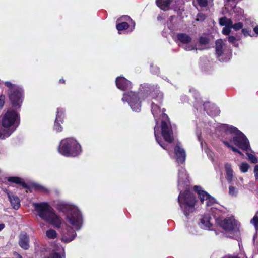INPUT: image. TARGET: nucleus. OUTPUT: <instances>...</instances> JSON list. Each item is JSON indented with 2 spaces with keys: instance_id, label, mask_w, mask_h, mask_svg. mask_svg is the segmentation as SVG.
<instances>
[{
  "instance_id": "f8f14e48",
  "label": "nucleus",
  "mask_w": 258,
  "mask_h": 258,
  "mask_svg": "<svg viewBox=\"0 0 258 258\" xmlns=\"http://www.w3.org/2000/svg\"><path fill=\"white\" fill-rule=\"evenodd\" d=\"M177 41L179 45L183 47L186 51H191L199 49L196 46L195 42L191 37L187 34L180 33L177 34Z\"/></svg>"
},
{
  "instance_id": "20e7f679",
  "label": "nucleus",
  "mask_w": 258,
  "mask_h": 258,
  "mask_svg": "<svg viewBox=\"0 0 258 258\" xmlns=\"http://www.w3.org/2000/svg\"><path fill=\"white\" fill-rule=\"evenodd\" d=\"M61 210L66 214L67 224L77 230H79L82 225L83 219L78 208L73 205L63 204Z\"/></svg>"
},
{
  "instance_id": "7ed1b4c3",
  "label": "nucleus",
  "mask_w": 258,
  "mask_h": 258,
  "mask_svg": "<svg viewBox=\"0 0 258 258\" xmlns=\"http://www.w3.org/2000/svg\"><path fill=\"white\" fill-rule=\"evenodd\" d=\"M33 205L37 215L41 219L56 228L60 227L62 219L47 203H33Z\"/></svg>"
},
{
  "instance_id": "39448f33",
  "label": "nucleus",
  "mask_w": 258,
  "mask_h": 258,
  "mask_svg": "<svg viewBox=\"0 0 258 258\" xmlns=\"http://www.w3.org/2000/svg\"><path fill=\"white\" fill-rule=\"evenodd\" d=\"M8 89V95L13 107L16 109L20 108L24 98V90L20 86L10 81L4 82Z\"/></svg>"
},
{
  "instance_id": "f704fd0d",
  "label": "nucleus",
  "mask_w": 258,
  "mask_h": 258,
  "mask_svg": "<svg viewBox=\"0 0 258 258\" xmlns=\"http://www.w3.org/2000/svg\"><path fill=\"white\" fill-rule=\"evenodd\" d=\"M237 193H238V189L236 187H235L233 186H230L229 187V194L230 196H236Z\"/></svg>"
},
{
  "instance_id": "4d7b16f0",
  "label": "nucleus",
  "mask_w": 258,
  "mask_h": 258,
  "mask_svg": "<svg viewBox=\"0 0 258 258\" xmlns=\"http://www.w3.org/2000/svg\"><path fill=\"white\" fill-rule=\"evenodd\" d=\"M59 82L60 83H64V80L63 79H60Z\"/></svg>"
},
{
  "instance_id": "a211bd4d",
  "label": "nucleus",
  "mask_w": 258,
  "mask_h": 258,
  "mask_svg": "<svg viewBox=\"0 0 258 258\" xmlns=\"http://www.w3.org/2000/svg\"><path fill=\"white\" fill-rule=\"evenodd\" d=\"M174 153L178 163H183L186 158V154L184 150L181 147V144L177 143L174 148Z\"/></svg>"
},
{
  "instance_id": "5fc2aeb1",
  "label": "nucleus",
  "mask_w": 258,
  "mask_h": 258,
  "mask_svg": "<svg viewBox=\"0 0 258 258\" xmlns=\"http://www.w3.org/2000/svg\"><path fill=\"white\" fill-rule=\"evenodd\" d=\"M197 136H198V138L199 140L201 142V145L202 146H203V143H202V141H201L200 137L199 135H198Z\"/></svg>"
},
{
  "instance_id": "9d476101",
  "label": "nucleus",
  "mask_w": 258,
  "mask_h": 258,
  "mask_svg": "<svg viewBox=\"0 0 258 258\" xmlns=\"http://www.w3.org/2000/svg\"><path fill=\"white\" fill-rule=\"evenodd\" d=\"M216 53L221 61H227L231 57V51L229 47L222 39L216 41Z\"/></svg>"
},
{
  "instance_id": "de8ad7c7",
  "label": "nucleus",
  "mask_w": 258,
  "mask_h": 258,
  "mask_svg": "<svg viewBox=\"0 0 258 258\" xmlns=\"http://www.w3.org/2000/svg\"><path fill=\"white\" fill-rule=\"evenodd\" d=\"M250 30L249 29H242V32L244 36H247L249 35Z\"/></svg>"
},
{
  "instance_id": "09e8293b",
  "label": "nucleus",
  "mask_w": 258,
  "mask_h": 258,
  "mask_svg": "<svg viewBox=\"0 0 258 258\" xmlns=\"http://www.w3.org/2000/svg\"><path fill=\"white\" fill-rule=\"evenodd\" d=\"M151 67L153 68V69L152 70V71L155 74H157L159 72V68L157 67H155L153 68V66H151Z\"/></svg>"
},
{
  "instance_id": "c9c22d12",
  "label": "nucleus",
  "mask_w": 258,
  "mask_h": 258,
  "mask_svg": "<svg viewBox=\"0 0 258 258\" xmlns=\"http://www.w3.org/2000/svg\"><path fill=\"white\" fill-rule=\"evenodd\" d=\"M250 223L254 226L256 231H258V216L255 215L251 220Z\"/></svg>"
},
{
  "instance_id": "aec40b11",
  "label": "nucleus",
  "mask_w": 258,
  "mask_h": 258,
  "mask_svg": "<svg viewBox=\"0 0 258 258\" xmlns=\"http://www.w3.org/2000/svg\"><path fill=\"white\" fill-rule=\"evenodd\" d=\"M116 85L118 88L122 90L130 89L131 82L123 77H118L116 79Z\"/></svg>"
},
{
  "instance_id": "4c0bfd02",
  "label": "nucleus",
  "mask_w": 258,
  "mask_h": 258,
  "mask_svg": "<svg viewBox=\"0 0 258 258\" xmlns=\"http://www.w3.org/2000/svg\"><path fill=\"white\" fill-rule=\"evenodd\" d=\"M228 41L232 44L234 46L237 47L238 44L236 43V38L233 36H229L228 37Z\"/></svg>"
},
{
  "instance_id": "a18cd8bd",
  "label": "nucleus",
  "mask_w": 258,
  "mask_h": 258,
  "mask_svg": "<svg viewBox=\"0 0 258 258\" xmlns=\"http://www.w3.org/2000/svg\"><path fill=\"white\" fill-rule=\"evenodd\" d=\"M253 173L255 179L258 180V165H256L254 166Z\"/></svg>"
},
{
  "instance_id": "e433bc0d",
  "label": "nucleus",
  "mask_w": 258,
  "mask_h": 258,
  "mask_svg": "<svg viewBox=\"0 0 258 258\" xmlns=\"http://www.w3.org/2000/svg\"><path fill=\"white\" fill-rule=\"evenodd\" d=\"M246 154L248 157L249 160L252 163H256L257 162L258 160L255 155L250 153H247Z\"/></svg>"
},
{
  "instance_id": "a878e982",
  "label": "nucleus",
  "mask_w": 258,
  "mask_h": 258,
  "mask_svg": "<svg viewBox=\"0 0 258 258\" xmlns=\"http://www.w3.org/2000/svg\"><path fill=\"white\" fill-rule=\"evenodd\" d=\"M47 258H65L64 248L61 247L59 249L52 252Z\"/></svg>"
},
{
  "instance_id": "1a4fd4ad",
  "label": "nucleus",
  "mask_w": 258,
  "mask_h": 258,
  "mask_svg": "<svg viewBox=\"0 0 258 258\" xmlns=\"http://www.w3.org/2000/svg\"><path fill=\"white\" fill-rule=\"evenodd\" d=\"M217 223L228 234L227 236L233 237L235 233L238 231V223L233 217H228L224 219H218Z\"/></svg>"
},
{
  "instance_id": "603ef678",
  "label": "nucleus",
  "mask_w": 258,
  "mask_h": 258,
  "mask_svg": "<svg viewBox=\"0 0 258 258\" xmlns=\"http://www.w3.org/2000/svg\"><path fill=\"white\" fill-rule=\"evenodd\" d=\"M4 224H0V231L2 230L4 228Z\"/></svg>"
},
{
  "instance_id": "37998d69",
  "label": "nucleus",
  "mask_w": 258,
  "mask_h": 258,
  "mask_svg": "<svg viewBox=\"0 0 258 258\" xmlns=\"http://www.w3.org/2000/svg\"><path fill=\"white\" fill-rule=\"evenodd\" d=\"M6 96L4 94L0 95V109H2L5 102Z\"/></svg>"
},
{
  "instance_id": "2f4dec72",
  "label": "nucleus",
  "mask_w": 258,
  "mask_h": 258,
  "mask_svg": "<svg viewBox=\"0 0 258 258\" xmlns=\"http://www.w3.org/2000/svg\"><path fill=\"white\" fill-rule=\"evenodd\" d=\"M214 125H215V126H213V128L215 129L216 133L219 132V133H220V135L223 137L226 135H228V133L225 132L224 130L220 129V126L222 124L218 125V124H216V123H214Z\"/></svg>"
},
{
  "instance_id": "58836bf2",
  "label": "nucleus",
  "mask_w": 258,
  "mask_h": 258,
  "mask_svg": "<svg viewBox=\"0 0 258 258\" xmlns=\"http://www.w3.org/2000/svg\"><path fill=\"white\" fill-rule=\"evenodd\" d=\"M206 18V16L202 13H199L197 16L196 20L198 21H203Z\"/></svg>"
},
{
  "instance_id": "9b49d317",
  "label": "nucleus",
  "mask_w": 258,
  "mask_h": 258,
  "mask_svg": "<svg viewBox=\"0 0 258 258\" xmlns=\"http://www.w3.org/2000/svg\"><path fill=\"white\" fill-rule=\"evenodd\" d=\"M122 101L127 102L133 111L139 112L141 110V101L138 94L133 92L124 93Z\"/></svg>"
},
{
  "instance_id": "a19ab883",
  "label": "nucleus",
  "mask_w": 258,
  "mask_h": 258,
  "mask_svg": "<svg viewBox=\"0 0 258 258\" xmlns=\"http://www.w3.org/2000/svg\"><path fill=\"white\" fill-rule=\"evenodd\" d=\"M209 40L206 37H201L200 38L199 42L202 45H206L209 43Z\"/></svg>"
},
{
  "instance_id": "6e6d98bb",
  "label": "nucleus",
  "mask_w": 258,
  "mask_h": 258,
  "mask_svg": "<svg viewBox=\"0 0 258 258\" xmlns=\"http://www.w3.org/2000/svg\"><path fill=\"white\" fill-rule=\"evenodd\" d=\"M162 19V17H161V16H158V17H157V19H158V20H161Z\"/></svg>"
},
{
  "instance_id": "b1692460",
  "label": "nucleus",
  "mask_w": 258,
  "mask_h": 258,
  "mask_svg": "<svg viewBox=\"0 0 258 258\" xmlns=\"http://www.w3.org/2000/svg\"><path fill=\"white\" fill-rule=\"evenodd\" d=\"M173 0H156L157 6L161 9L166 11L170 9V5Z\"/></svg>"
},
{
  "instance_id": "0eeeda50",
  "label": "nucleus",
  "mask_w": 258,
  "mask_h": 258,
  "mask_svg": "<svg viewBox=\"0 0 258 258\" xmlns=\"http://www.w3.org/2000/svg\"><path fill=\"white\" fill-rule=\"evenodd\" d=\"M220 129L224 130L229 135H233L232 139H230L231 142L243 150H248L249 148V143L246 136L238 130L236 127L228 125H222L220 126Z\"/></svg>"
},
{
  "instance_id": "5701e85b",
  "label": "nucleus",
  "mask_w": 258,
  "mask_h": 258,
  "mask_svg": "<svg viewBox=\"0 0 258 258\" xmlns=\"http://www.w3.org/2000/svg\"><path fill=\"white\" fill-rule=\"evenodd\" d=\"M76 235L75 230L67 229V231L63 233L61 240L66 243H68L74 240Z\"/></svg>"
},
{
  "instance_id": "412c9836",
  "label": "nucleus",
  "mask_w": 258,
  "mask_h": 258,
  "mask_svg": "<svg viewBox=\"0 0 258 258\" xmlns=\"http://www.w3.org/2000/svg\"><path fill=\"white\" fill-rule=\"evenodd\" d=\"M7 194L11 206L14 209H18L20 206V201L19 198L10 191H7Z\"/></svg>"
},
{
  "instance_id": "4be33fe9",
  "label": "nucleus",
  "mask_w": 258,
  "mask_h": 258,
  "mask_svg": "<svg viewBox=\"0 0 258 258\" xmlns=\"http://www.w3.org/2000/svg\"><path fill=\"white\" fill-rule=\"evenodd\" d=\"M29 238L25 233H22L19 236V244L21 248L24 249H28L29 247Z\"/></svg>"
},
{
  "instance_id": "72a5a7b5",
  "label": "nucleus",
  "mask_w": 258,
  "mask_h": 258,
  "mask_svg": "<svg viewBox=\"0 0 258 258\" xmlns=\"http://www.w3.org/2000/svg\"><path fill=\"white\" fill-rule=\"evenodd\" d=\"M249 168V165L245 162L242 163L240 166V169L241 171L243 173L247 172L248 171Z\"/></svg>"
},
{
  "instance_id": "dca6fc26",
  "label": "nucleus",
  "mask_w": 258,
  "mask_h": 258,
  "mask_svg": "<svg viewBox=\"0 0 258 258\" xmlns=\"http://www.w3.org/2000/svg\"><path fill=\"white\" fill-rule=\"evenodd\" d=\"M219 24L221 26L226 25L231 26V27L234 29L235 31L239 30L243 27L242 23L239 22L233 24L232 20L226 17H223L219 19Z\"/></svg>"
},
{
  "instance_id": "c03bdc74",
  "label": "nucleus",
  "mask_w": 258,
  "mask_h": 258,
  "mask_svg": "<svg viewBox=\"0 0 258 258\" xmlns=\"http://www.w3.org/2000/svg\"><path fill=\"white\" fill-rule=\"evenodd\" d=\"M245 23L248 26L250 25L251 26L253 27L255 24V22L253 19L251 18H247L245 20Z\"/></svg>"
},
{
  "instance_id": "052dcab7",
  "label": "nucleus",
  "mask_w": 258,
  "mask_h": 258,
  "mask_svg": "<svg viewBox=\"0 0 258 258\" xmlns=\"http://www.w3.org/2000/svg\"><path fill=\"white\" fill-rule=\"evenodd\" d=\"M215 209H217V207H212L211 209L213 210V209H215Z\"/></svg>"
},
{
  "instance_id": "ddd939ff",
  "label": "nucleus",
  "mask_w": 258,
  "mask_h": 258,
  "mask_svg": "<svg viewBox=\"0 0 258 258\" xmlns=\"http://www.w3.org/2000/svg\"><path fill=\"white\" fill-rule=\"evenodd\" d=\"M194 190L198 194V197L202 204L205 202L207 206H214L217 204L216 199L203 190L201 186H195Z\"/></svg>"
},
{
  "instance_id": "473e14b6",
  "label": "nucleus",
  "mask_w": 258,
  "mask_h": 258,
  "mask_svg": "<svg viewBox=\"0 0 258 258\" xmlns=\"http://www.w3.org/2000/svg\"><path fill=\"white\" fill-rule=\"evenodd\" d=\"M223 143L225 144V145H226L227 147H228V148H231L233 151L234 152H237V153H238L239 154H240V155H243V154L241 153V151H240L239 150H238L237 149H236L235 147H234V146H231L229 142H228L227 141H223Z\"/></svg>"
},
{
  "instance_id": "6ab92c4d",
  "label": "nucleus",
  "mask_w": 258,
  "mask_h": 258,
  "mask_svg": "<svg viewBox=\"0 0 258 258\" xmlns=\"http://www.w3.org/2000/svg\"><path fill=\"white\" fill-rule=\"evenodd\" d=\"M205 110L210 116H216L220 113V110L214 104L206 102L203 104Z\"/></svg>"
},
{
  "instance_id": "3c124183",
  "label": "nucleus",
  "mask_w": 258,
  "mask_h": 258,
  "mask_svg": "<svg viewBox=\"0 0 258 258\" xmlns=\"http://www.w3.org/2000/svg\"><path fill=\"white\" fill-rule=\"evenodd\" d=\"M189 91H190V92H192V91H193V92H194V95H195V96L197 94V93L196 92V90H195L194 89H190V90H189Z\"/></svg>"
},
{
  "instance_id": "2eb2a0df",
  "label": "nucleus",
  "mask_w": 258,
  "mask_h": 258,
  "mask_svg": "<svg viewBox=\"0 0 258 258\" xmlns=\"http://www.w3.org/2000/svg\"><path fill=\"white\" fill-rule=\"evenodd\" d=\"M64 115V110L62 108H58L57 109L56 118L54 122L53 129L57 132L62 131V119Z\"/></svg>"
},
{
  "instance_id": "864d4df0",
  "label": "nucleus",
  "mask_w": 258,
  "mask_h": 258,
  "mask_svg": "<svg viewBox=\"0 0 258 258\" xmlns=\"http://www.w3.org/2000/svg\"><path fill=\"white\" fill-rule=\"evenodd\" d=\"M168 26L170 30H173V27L171 26L170 24L168 23Z\"/></svg>"
},
{
  "instance_id": "c756f323",
  "label": "nucleus",
  "mask_w": 258,
  "mask_h": 258,
  "mask_svg": "<svg viewBox=\"0 0 258 258\" xmlns=\"http://www.w3.org/2000/svg\"><path fill=\"white\" fill-rule=\"evenodd\" d=\"M57 235L56 231L52 229H49L46 232V235L49 239H55Z\"/></svg>"
},
{
  "instance_id": "bf43d9fd",
  "label": "nucleus",
  "mask_w": 258,
  "mask_h": 258,
  "mask_svg": "<svg viewBox=\"0 0 258 258\" xmlns=\"http://www.w3.org/2000/svg\"><path fill=\"white\" fill-rule=\"evenodd\" d=\"M175 18V17L174 16H171V19L173 20V19Z\"/></svg>"
},
{
  "instance_id": "423d86ee",
  "label": "nucleus",
  "mask_w": 258,
  "mask_h": 258,
  "mask_svg": "<svg viewBox=\"0 0 258 258\" xmlns=\"http://www.w3.org/2000/svg\"><path fill=\"white\" fill-rule=\"evenodd\" d=\"M81 147L78 142L73 138L62 140L58 147V152L66 157H75L81 152Z\"/></svg>"
},
{
  "instance_id": "ea45409f",
  "label": "nucleus",
  "mask_w": 258,
  "mask_h": 258,
  "mask_svg": "<svg viewBox=\"0 0 258 258\" xmlns=\"http://www.w3.org/2000/svg\"><path fill=\"white\" fill-rule=\"evenodd\" d=\"M225 27L223 28L222 33L225 35H229L231 32V26L224 25Z\"/></svg>"
},
{
  "instance_id": "680f3d73",
  "label": "nucleus",
  "mask_w": 258,
  "mask_h": 258,
  "mask_svg": "<svg viewBox=\"0 0 258 258\" xmlns=\"http://www.w3.org/2000/svg\"><path fill=\"white\" fill-rule=\"evenodd\" d=\"M19 258H22V257L20 255H19Z\"/></svg>"
},
{
  "instance_id": "13d9d810",
  "label": "nucleus",
  "mask_w": 258,
  "mask_h": 258,
  "mask_svg": "<svg viewBox=\"0 0 258 258\" xmlns=\"http://www.w3.org/2000/svg\"><path fill=\"white\" fill-rule=\"evenodd\" d=\"M239 180H240L241 182H243V179L242 178H239Z\"/></svg>"
},
{
  "instance_id": "8fccbe9b",
  "label": "nucleus",
  "mask_w": 258,
  "mask_h": 258,
  "mask_svg": "<svg viewBox=\"0 0 258 258\" xmlns=\"http://www.w3.org/2000/svg\"><path fill=\"white\" fill-rule=\"evenodd\" d=\"M254 30V32L258 35V26H255L254 28V30Z\"/></svg>"
},
{
  "instance_id": "49530a36",
  "label": "nucleus",
  "mask_w": 258,
  "mask_h": 258,
  "mask_svg": "<svg viewBox=\"0 0 258 258\" xmlns=\"http://www.w3.org/2000/svg\"><path fill=\"white\" fill-rule=\"evenodd\" d=\"M189 231L190 233H191L193 234H197L198 233V231L196 229L195 227H191L189 229Z\"/></svg>"
},
{
  "instance_id": "393cba45",
  "label": "nucleus",
  "mask_w": 258,
  "mask_h": 258,
  "mask_svg": "<svg viewBox=\"0 0 258 258\" xmlns=\"http://www.w3.org/2000/svg\"><path fill=\"white\" fill-rule=\"evenodd\" d=\"M226 171V178L229 183H231L233 181V171L231 167V165L228 163L225 164Z\"/></svg>"
},
{
  "instance_id": "f3484780",
  "label": "nucleus",
  "mask_w": 258,
  "mask_h": 258,
  "mask_svg": "<svg viewBox=\"0 0 258 258\" xmlns=\"http://www.w3.org/2000/svg\"><path fill=\"white\" fill-rule=\"evenodd\" d=\"M199 225L202 229L208 230H212L213 224L210 215L208 214L202 215L199 219Z\"/></svg>"
},
{
  "instance_id": "6e6552de",
  "label": "nucleus",
  "mask_w": 258,
  "mask_h": 258,
  "mask_svg": "<svg viewBox=\"0 0 258 258\" xmlns=\"http://www.w3.org/2000/svg\"><path fill=\"white\" fill-rule=\"evenodd\" d=\"M1 121L3 127L11 128L15 131L20 124V114L13 109H8L6 112L1 115Z\"/></svg>"
},
{
  "instance_id": "f03ea898",
  "label": "nucleus",
  "mask_w": 258,
  "mask_h": 258,
  "mask_svg": "<svg viewBox=\"0 0 258 258\" xmlns=\"http://www.w3.org/2000/svg\"><path fill=\"white\" fill-rule=\"evenodd\" d=\"M188 182L186 171L184 168L181 167L178 172V188L180 194L178 197V201L181 209L186 216L195 211L197 201L195 197L189 190Z\"/></svg>"
},
{
  "instance_id": "bb28decb",
  "label": "nucleus",
  "mask_w": 258,
  "mask_h": 258,
  "mask_svg": "<svg viewBox=\"0 0 258 258\" xmlns=\"http://www.w3.org/2000/svg\"><path fill=\"white\" fill-rule=\"evenodd\" d=\"M14 131L12 129L0 127V139H5L9 137Z\"/></svg>"
},
{
  "instance_id": "f257e3e1",
  "label": "nucleus",
  "mask_w": 258,
  "mask_h": 258,
  "mask_svg": "<svg viewBox=\"0 0 258 258\" xmlns=\"http://www.w3.org/2000/svg\"><path fill=\"white\" fill-rule=\"evenodd\" d=\"M150 94L148 97H152V98H154L155 100L154 102L152 101V102L151 111L156 121V125L154 127V135L156 140L161 147L169 152L167 146H166L161 141V137L159 136L160 135V131L158 126L159 120H158V117L159 116L161 118L162 136L166 142L170 143L173 141V137L169 118L168 116L164 113L165 110L163 109L161 110L159 107L155 104V102H160L161 101L163 95L157 88H156V90H153L152 92H150ZM169 154H170V152H169Z\"/></svg>"
},
{
  "instance_id": "cd10ccee",
  "label": "nucleus",
  "mask_w": 258,
  "mask_h": 258,
  "mask_svg": "<svg viewBox=\"0 0 258 258\" xmlns=\"http://www.w3.org/2000/svg\"><path fill=\"white\" fill-rule=\"evenodd\" d=\"M8 181L10 182L15 183L16 184H21L24 187H26V184L22 181L20 178L18 177H10L8 178Z\"/></svg>"
},
{
  "instance_id": "79ce46f5",
  "label": "nucleus",
  "mask_w": 258,
  "mask_h": 258,
  "mask_svg": "<svg viewBox=\"0 0 258 258\" xmlns=\"http://www.w3.org/2000/svg\"><path fill=\"white\" fill-rule=\"evenodd\" d=\"M200 7H205L207 5V0H196Z\"/></svg>"
},
{
  "instance_id": "4468645a",
  "label": "nucleus",
  "mask_w": 258,
  "mask_h": 258,
  "mask_svg": "<svg viewBox=\"0 0 258 258\" xmlns=\"http://www.w3.org/2000/svg\"><path fill=\"white\" fill-rule=\"evenodd\" d=\"M235 0H225V8L228 11L232 10V15L235 20H241L244 17V11L240 7L235 6Z\"/></svg>"
},
{
  "instance_id": "c85d7f7f",
  "label": "nucleus",
  "mask_w": 258,
  "mask_h": 258,
  "mask_svg": "<svg viewBox=\"0 0 258 258\" xmlns=\"http://www.w3.org/2000/svg\"><path fill=\"white\" fill-rule=\"evenodd\" d=\"M128 27L129 24L126 22H122L116 24V29L118 30L119 32L120 31L126 30L128 28Z\"/></svg>"
},
{
  "instance_id": "7c9ffc66",
  "label": "nucleus",
  "mask_w": 258,
  "mask_h": 258,
  "mask_svg": "<svg viewBox=\"0 0 258 258\" xmlns=\"http://www.w3.org/2000/svg\"><path fill=\"white\" fill-rule=\"evenodd\" d=\"M120 20H125L126 21H130L131 22L130 31H132L134 29L135 26V22L133 21L131 19V18L129 16H123L120 18Z\"/></svg>"
}]
</instances>
